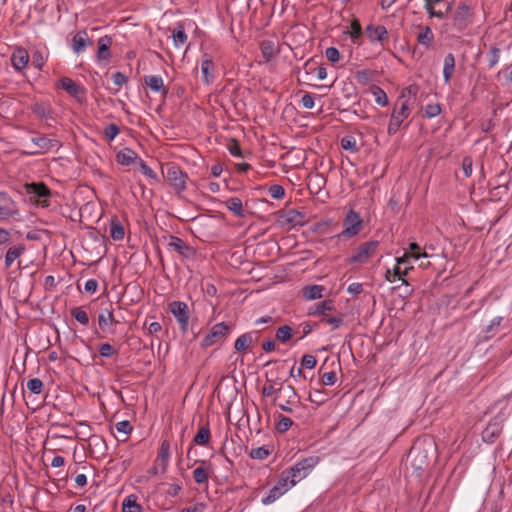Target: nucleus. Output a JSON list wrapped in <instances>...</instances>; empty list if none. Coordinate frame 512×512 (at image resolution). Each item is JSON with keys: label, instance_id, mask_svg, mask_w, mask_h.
<instances>
[{"label": "nucleus", "instance_id": "24", "mask_svg": "<svg viewBox=\"0 0 512 512\" xmlns=\"http://www.w3.org/2000/svg\"><path fill=\"white\" fill-rule=\"evenodd\" d=\"M211 472V467L205 461H201V465L193 471V479L197 484H205L208 482Z\"/></svg>", "mask_w": 512, "mask_h": 512}, {"label": "nucleus", "instance_id": "20", "mask_svg": "<svg viewBox=\"0 0 512 512\" xmlns=\"http://www.w3.org/2000/svg\"><path fill=\"white\" fill-rule=\"evenodd\" d=\"M215 64L213 62L212 57L204 53L201 60V72L203 76V81L206 84H210L214 78Z\"/></svg>", "mask_w": 512, "mask_h": 512}, {"label": "nucleus", "instance_id": "48", "mask_svg": "<svg viewBox=\"0 0 512 512\" xmlns=\"http://www.w3.org/2000/svg\"><path fill=\"white\" fill-rule=\"evenodd\" d=\"M341 147L344 150H349L353 153L358 151V147L356 145V140L352 136H345L341 139Z\"/></svg>", "mask_w": 512, "mask_h": 512}, {"label": "nucleus", "instance_id": "58", "mask_svg": "<svg viewBox=\"0 0 512 512\" xmlns=\"http://www.w3.org/2000/svg\"><path fill=\"white\" fill-rule=\"evenodd\" d=\"M473 170V161L471 157H464L462 160V172L465 178H468L472 175Z\"/></svg>", "mask_w": 512, "mask_h": 512}, {"label": "nucleus", "instance_id": "9", "mask_svg": "<svg viewBox=\"0 0 512 512\" xmlns=\"http://www.w3.org/2000/svg\"><path fill=\"white\" fill-rule=\"evenodd\" d=\"M413 269L409 262V255L404 254L402 257L397 258V263L392 270L388 269L385 273V279L389 282H394L396 279L402 281L403 284L408 285L405 276Z\"/></svg>", "mask_w": 512, "mask_h": 512}, {"label": "nucleus", "instance_id": "53", "mask_svg": "<svg viewBox=\"0 0 512 512\" xmlns=\"http://www.w3.org/2000/svg\"><path fill=\"white\" fill-rule=\"evenodd\" d=\"M46 62V56L42 51H35L32 56V64L35 68L41 70Z\"/></svg>", "mask_w": 512, "mask_h": 512}, {"label": "nucleus", "instance_id": "6", "mask_svg": "<svg viewBox=\"0 0 512 512\" xmlns=\"http://www.w3.org/2000/svg\"><path fill=\"white\" fill-rule=\"evenodd\" d=\"M316 464L317 458L309 457L302 459L301 461L297 462L294 466L283 472L288 476L290 482L296 485L311 472V470L314 468Z\"/></svg>", "mask_w": 512, "mask_h": 512}, {"label": "nucleus", "instance_id": "34", "mask_svg": "<svg viewBox=\"0 0 512 512\" xmlns=\"http://www.w3.org/2000/svg\"><path fill=\"white\" fill-rule=\"evenodd\" d=\"M122 512H142V507L137 503V496L131 494L122 503Z\"/></svg>", "mask_w": 512, "mask_h": 512}, {"label": "nucleus", "instance_id": "5", "mask_svg": "<svg viewBox=\"0 0 512 512\" xmlns=\"http://www.w3.org/2000/svg\"><path fill=\"white\" fill-rule=\"evenodd\" d=\"M379 242L375 240L367 241L356 247L352 255L347 259L350 264L363 265L366 264L377 251Z\"/></svg>", "mask_w": 512, "mask_h": 512}, {"label": "nucleus", "instance_id": "36", "mask_svg": "<svg viewBox=\"0 0 512 512\" xmlns=\"http://www.w3.org/2000/svg\"><path fill=\"white\" fill-rule=\"evenodd\" d=\"M253 343L252 333H245L238 337L234 343V348L238 352L246 351L249 346Z\"/></svg>", "mask_w": 512, "mask_h": 512}, {"label": "nucleus", "instance_id": "62", "mask_svg": "<svg viewBox=\"0 0 512 512\" xmlns=\"http://www.w3.org/2000/svg\"><path fill=\"white\" fill-rule=\"evenodd\" d=\"M99 353L102 357H106V358H109L111 357L112 355L116 354L117 351L115 350V348L110 345L109 343H103L100 345L99 347Z\"/></svg>", "mask_w": 512, "mask_h": 512}, {"label": "nucleus", "instance_id": "44", "mask_svg": "<svg viewBox=\"0 0 512 512\" xmlns=\"http://www.w3.org/2000/svg\"><path fill=\"white\" fill-rule=\"evenodd\" d=\"M283 495V492L278 488L276 485L270 489L268 495L262 499V503L264 505H269L273 502H275L277 499H279Z\"/></svg>", "mask_w": 512, "mask_h": 512}, {"label": "nucleus", "instance_id": "8", "mask_svg": "<svg viewBox=\"0 0 512 512\" xmlns=\"http://www.w3.org/2000/svg\"><path fill=\"white\" fill-rule=\"evenodd\" d=\"M363 228V221L360 215L354 211L349 210L343 220V230L338 237L346 239L356 236Z\"/></svg>", "mask_w": 512, "mask_h": 512}, {"label": "nucleus", "instance_id": "18", "mask_svg": "<svg viewBox=\"0 0 512 512\" xmlns=\"http://www.w3.org/2000/svg\"><path fill=\"white\" fill-rule=\"evenodd\" d=\"M168 247L178 252L181 256L185 258H189L194 255L193 248L187 245L181 238L176 236H170Z\"/></svg>", "mask_w": 512, "mask_h": 512}, {"label": "nucleus", "instance_id": "22", "mask_svg": "<svg viewBox=\"0 0 512 512\" xmlns=\"http://www.w3.org/2000/svg\"><path fill=\"white\" fill-rule=\"evenodd\" d=\"M144 82L154 92H160L165 97L168 93L164 85L162 77L156 75H147L144 77Z\"/></svg>", "mask_w": 512, "mask_h": 512}, {"label": "nucleus", "instance_id": "42", "mask_svg": "<svg viewBox=\"0 0 512 512\" xmlns=\"http://www.w3.org/2000/svg\"><path fill=\"white\" fill-rule=\"evenodd\" d=\"M71 315L83 326H87L89 324V316L80 307H74L71 309Z\"/></svg>", "mask_w": 512, "mask_h": 512}, {"label": "nucleus", "instance_id": "63", "mask_svg": "<svg viewBox=\"0 0 512 512\" xmlns=\"http://www.w3.org/2000/svg\"><path fill=\"white\" fill-rule=\"evenodd\" d=\"M325 56L332 63H336L340 60V53L335 47L327 48L325 51Z\"/></svg>", "mask_w": 512, "mask_h": 512}, {"label": "nucleus", "instance_id": "56", "mask_svg": "<svg viewBox=\"0 0 512 512\" xmlns=\"http://www.w3.org/2000/svg\"><path fill=\"white\" fill-rule=\"evenodd\" d=\"M268 192L274 199H282L285 195V189L278 184L270 186Z\"/></svg>", "mask_w": 512, "mask_h": 512}, {"label": "nucleus", "instance_id": "41", "mask_svg": "<svg viewBox=\"0 0 512 512\" xmlns=\"http://www.w3.org/2000/svg\"><path fill=\"white\" fill-rule=\"evenodd\" d=\"M292 425H293V421L289 417H286V416H283L280 414L278 416V420L275 424V428L278 432L285 433L286 431H288L290 429V427Z\"/></svg>", "mask_w": 512, "mask_h": 512}, {"label": "nucleus", "instance_id": "10", "mask_svg": "<svg viewBox=\"0 0 512 512\" xmlns=\"http://www.w3.org/2000/svg\"><path fill=\"white\" fill-rule=\"evenodd\" d=\"M25 188L31 202H34L41 207L49 206L51 192L44 183L26 184Z\"/></svg>", "mask_w": 512, "mask_h": 512}, {"label": "nucleus", "instance_id": "3", "mask_svg": "<svg viewBox=\"0 0 512 512\" xmlns=\"http://www.w3.org/2000/svg\"><path fill=\"white\" fill-rule=\"evenodd\" d=\"M501 410L498 415H496L487 425L482 433L483 440L489 443H493L502 433L503 422L506 420L508 416L507 406L508 400H499L495 403V405H501Z\"/></svg>", "mask_w": 512, "mask_h": 512}, {"label": "nucleus", "instance_id": "47", "mask_svg": "<svg viewBox=\"0 0 512 512\" xmlns=\"http://www.w3.org/2000/svg\"><path fill=\"white\" fill-rule=\"evenodd\" d=\"M334 308V303L332 300H325L316 304V314L322 315L323 317L327 316L326 312L331 311Z\"/></svg>", "mask_w": 512, "mask_h": 512}, {"label": "nucleus", "instance_id": "57", "mask_svg": "<svg viewBox=\"0 0 512 512\" xmlns=\"http://www.w3.org/2000/svg\"><path fill=\"white\" fill-rule=\"evenodd\" d=\"M321 322L329 324L333 327V329H336L342 324L343 318L341 315H339V316H328L327 315L322 318Z\"/></svg>", "mask_w": 512, "mask_h": 512}, {"label": "nucleus", "instance_id": "61", "mask_svg": "<svg viewBox=\"0 0 512 512\" xmlns=\"http://www.w3.org/2000/svg\"><path fill=\"white\" fill-rule=\"evenodd\" d=\"M487 57H488L489 67H491V68L494 67L499 61L500 49L497 47H492L490 49Z\"/></svg>", "mask_w": 512, "mask_h": 512}, {"label": "nucleus", "instance_id": "2", "mask_svg": "<svg viewBox=\"0 0 512 512\" xmlns=\"http://www.w3.org/2000/svg\"><path fill=\"white\" fill-rule=\"evenodd\" d=\"M475 13L473 8L466 2L457 5L451 15V22L443 25V31L454 36L456 33L464 32L474 22Z\"/></svg>", "mask_w": 512, "mask_h": 512}, {"label": "nucleus", "instance_id": "14", "mask_svg": "<svg viewBox=\"0 0 512 512\" xmlns=\"http://www.w3.org/2000/svg\"><path fill=\"white\" fill-rule=\"evenodd\" d=\"M19 214L17 203L5 192H0V221Z\"/></svg>", "mask_w": 512, "mask_h": 512}, {"label": "nucleus", "instance_id": "50", "mask_svg": "<svg viewBox=\"0 0 512 512\" xmlns=\"http://www.w3.org/2000/svg\"><path fill=\"white\" fill-rule=\"evenodd\" d=\"M168 464H169V460H164L162 458L156 457V459L154 461L153 468H152V473L153 474L165 473L167 470Z\"/></svg>", "mask_w": 512, "mask_h": 512}, {"label": "nucleus", "instance_id": "11", "mask_svg": "<svg viewBox=\"0 0 512 512\" xmlns=\"http://www.w3.org/2000/svg\"><path fill=\"white\" fill-rule=\"evenodd\" d=\"M278 395L274 398V403H277L278 407L287 413H292L291 404L295 402L297 398V392L291 385H280L278 387Z\"/></svg>", "mask_w": 512, "mask_h": 512}, {"label": "nucleus", "instance_id": "54", "mask_svg": "<svg viewBox=\"0 0 512 512\" xmlns=\"http://www.w3.org/2000/svg\"><path fill=\"white\" fill-rule=\"evenodd\" d=\"M31 111L39 118H46L49 114L48 109L43 103H34L31 106Z\"/></svg>", "mask_w": 512, "mask_h": 512}, {"label": "nucleus", "instance_id": "17", "mask_svg": "<svg viewBox=\"0 0 512 512\" xmlns=\"http://www.w3.org/2000/svg\"><path fill=\"white\" fill-rule=\"evenodd\" d=\"M425 2V9L429 15L430 18H444L445 14L448 13L451 10V5L447 3L444 9L438 8L441 3L444 2V0H424Z\"/></svg>", "mask_w": 512, "mask_h": 512}, {"label": "nucleus", "instance_id": "55", "mask_svg": "<svg viewBox=\"0 0 512 512\" xmlns=\"http://www.w3.org/2000/svg\"><path fill=\"white\" fill-rule=\"evenodd\" d=\"M424 113L428 118L436 117L441 113V106L438 103L428 104L425 107Z\"/></svg>", "mask_w": 512, "mask_h": 512}, {"label": "nucleus", "instance_id": "25", "mask_svg": "<svg viewBox=\"0 0 512 512\" xmlns=\"http://www.w3.org/2000/svg\"><path fill=\"white\" fill-rule=\"evenodd\" d=\"M112 45V38L105 35L98 40V53L99 60H108L110 58V46Z\"/></svg>", "mask_w": 512, "mask_h": 512}, {"label": "nucleus", "instance_id": "30", "mask_svg": "<svg viewBox=\"0 0 512 512\" xmlns=\"http://www.w3.org/2000/svg\"><path fill=\"white\" fill-rule=\"evenodd\" d=\"M25 251V247L23 245H14L8 249L5 255V266L9 268L18 259L23 252Z\"/></svg>", "mask_w": 512, "mask_h": 512}, {"label": "nucleus", "instance_id": "13", "mask_svg": "<svg viewBox=\"0 0 512 512\" xmlns=\"http://www.w3.org/2000/svg\"><path fill=\"white\" fill-rule=\"evenodd\" d=\"M169 310L176 318L180 330L183 333L188 331L189 327V308L185 302L182 301H173L169 304Z\"/></svg>", "mask_w": 512, "mask_h": 512}, {"label": "nucleus", "instance_id": "60", "mask_svg": "<svg viewBox=\"0 0 512 512\" xmlns=\"http://www.w3.org/2000/svg\"><path fill=\"white\" fill-rule=\"evenodd\" d=\"M119 131V127L111 123L104 129V135L109 141H112L119 134Z\"/></svg>", "mask_w": 512, "mask_h": 512}, {"label": "nucleus", "instance_id": "35", "mask_svg": "<svg viewBox=\"0 0 512 512\" xmlns=\"http://www.w3.org/2000/svg\"><path fill=\"white\" fill-rule=\"evenodd\" d=\"M136 154L131 149H123L116 155V160L119 164L129 166L134 163Z\"/></svg>", "mask_w": 512, "mask_h": 512}, {"label": "nucleus", "instance_id": "4", "mask_svg": "<svg viewBox=\"0 0 512 512\" xmlns=\"http://www.w3.org/2000/svg\"><path fill=\"white\" fill-rule=\"evenodd\" d=\"M162 173L165 179L173 187L175 193L181 197L187 187L188 175L174 163H167L163 166Z\"/></svg>", "mask_w": 512, "mask_h": 512}, {"label": "nucleus", "instance_id": "12", "mask_svg": "<svg viewBox=\"0 0 512 512\" xmlns=\"http://www.w3.org/2000/svg\"><path fill=\"white\" fill-rule=\"evenodd\" d=\"M411 465L416 471H423L429 465L428 451L420 443H415L409 453Z\"/></svg>", "mask_w": 512, "mask_h": 512}, {"label": "nucleus", "instance_id": "32", "mask_svg": "<svg viewBox=\"0 0 512 512\" xmlns=\"http://www.w3.org/2000/svg\"><path fill=\"white\" fill-rule=\"evenodd\" d=\"M211 438L210 428L208 423L201 426L193 438V443L196 445L206 446Z\"/></svg>", "mask_w": 512, "mask_h": 512}, {"label": "nucleus", "instance_id": "31", "mask_svg": "<svg viewBox=\"0 0 512 512\" xmlns=\"http://www.w3.org/2000/svg\"><path fill=\"white\" fill-rule=\"evenodd\" d=\"M261 55L265 62L271 61L277 54L273 41L264 40L260 43Z\"/></svg>", "mask_w": 512, "mask_h": 512}, {"label": "nucleus", "instance_id": "27", "mask_svg": "<svg viewBox=\"0 0 512 512\" xmlns=\"http://www.w3.org/2000/svg\"><path fill=\"white\" fill-rule=\"evenodd\" d=\"M226 208L235 216L243 218L245 216L242 200L238 197H231L225 201Z\"/></svg>", "mask_w": 512, "mask_h": 512}, {"label": "nucleus", "instance_id": "51", "mask_svg": "<svg viewBox=\"0 0 512 512\" xmlns=\"http://www.w3.org/2000/svg\"><path fill=\"white\" fill-rule=\"evenodd\" d=\"M409 252H406L405 254L409 255L410 258H414L415 260H418L420 257H427L426 252H421V248L417 243H411L409 245Z\"/></svg>", "mask_w": 512, "mask_h": 512}, {"label": "nucleus", "instance_id": "49", "mask_svg": "<svg viewBox=\"0 0 512 512\" xmlns=\"http://www.w3.org/2000/svg\"><path fill=\"white\" fill-rule=\"evenodd\" d=\"M276 486L278 488H280V490L284 494V493H286L288 490H290L295 485L292 484L290 482V479L288 478V476L284 472H282L278 482L276 483Z\"/></svg>", "mask_w": 512, "mask_h": 512}, {"label": "nucleus", "instance_id": "33", "mask_svg": "<svg viewBox=\"0 0 512 512\" xmlns=\"http://www.w3.org/2000/svg\"><path fill=\"white\" fill-rule=\"evenodd\" d=\"M325 287L322 285H310L303 288V295L307 300L320 299Z\"/></svg>", "mask_w": 512, "mask_h": 512}, {"label": "nucleus", "instance_id": "21", "mask_svg": "<svg viewBox=\"0 0 512 512\" xmlns=\"http://www.w3.org/2000/svg\"><path fill=\"white\" fill-rule=\"evenodd\" d=\"M365 32L371 42H384L388 40V31L383 25L374 26L370 24L366 26Z\"/></svg>", "mask_w": 512, "mask_h": 512}, {"label": "nucleus", "instance_id": "59", "mask_svg": "<svg viewBox=\"0 0 512 512\" xmlns=\"http://www.w3.org/2000/svg\"><path fill=\"white\" fill-rule=\"evenodd\" d=\"M157 457L158 458H162L164 460H169L170 458V444L167 440H163L161 445H160V448H159V451H158V454H157Z\"/></svg>", "mask_w": 512, "mask_h": 512}, {"label": "nucleus", "instance_id": "38", "mask_svg": "<svg viewBox=\"0 0 512 512\" xmlns=\"http://www.w3.org/2000/svg\"><path fill=\"white\" fill-rule=\"evenodd\" d=\"M125 230L118 220H112L110 224V236L115 241H120L124 238Z\"/></svg>", "mask_w": 512, "mask_h": 512}, {"label": "nucleus", "instance_id": "64", "mask_svg": "<svg viewBox=\"0 0 512 512\" xmlns=\"http://www.w3.org/2000/svg\"><path fill=\"white\" fill-rule=\"evenodd\" d=\"M317 364L316 357L310 354H306L301 359V365L307 369H313Z\"/></svg>", "mask_w": 512, "mask_h": 512}, {"label": "nucleus", "instance_id": "15", "mask_svg": "<svg viewBox=\"0 0 512 512\" xmlns=\"http://www.w3.org/2000/svg\"><path fill=\"white\" fill-rule=\"evenodd\" d=\"M278 222L281 226H297L304 224V214L298 210L290 209L278 212Z\"/></svg>", "mask_w": 512, "mask_h": 512}, {"label": "nucleus", "instance_id": "43", "mask_svg": "<svg viewBox=\"0 0 512 512\" xmlns=\"http://www.w3.org/2000/svg\"><path fill=\"white\" fill-rule=\"evenodd\" d=\"M98 322L101 329H104L105 326L109 324H118L119 322L115 320L113 312L112 311H106V314L101 313L98 316Z\"/></svg>", "mask_w": 512, "mask_h": 512}, {"label": "nucleus", "instance_id": "7", "mask_svg": "<svg viewBox=\"0 0 512 512\" xmlns=\"http://www.w3.org/2000/svg\"><path fill=\"white\" fill-rule=\"evenodd\" d=\"M232 325L221 322L217 323L209 330V332L203 337L201 341L202 348H208L216 343L223 341L231 331Z\"/></svg>", "mask_w": 512, "mask_h": 512}, {"label": "nucleus", "instance_id": "1", "mask_svg": "<svg viewBox=\"0 0 512 512\" xmlns=\"http://www.w3.org/2000/svg\"><path fill=\"white\" fill-rule=\"evenodd\" d=\"M416 92V86H409L402 92L390 118L387 130L389 135L396 134L403 121L409 116L411 105L415 101Z\"/></svg>", "mask_w": 512, "mask_h": 512}, {"label": "nucleus", "instance_id": "37", "mask_svg": "<svg viewBox=\"0 0 512 512\" xmlns=\"http://www.w3.org/2000/svg\"><path fill=\"white\" fill-rule=\"evenodd\" d=\"M172 37L176 47H180L187 42L188 36L184 30L183 25H177V27L173 30Z\"/></svg>", "mask_w": 512, "mask_h": 512}, {"label": "nucleus", "instance_id": "23", "mask_svg": "<svg viewBox=\"0 0 512 512\" xmlns=\"http://www.w3.org/2000/svg\"><path fill=\"white\" fill-rule=\"evenodd\" d=\"M60 86L64 89L69 95L73 97H78L80 94H84V89L74 80L68 77H63L60 80Z\"/></svg>", "mask_w": 512, "mask_h": 512}, {"label": "nucleus", "instance_id": "29", "mask_svg": "<svg viewBox=\"0 0 512 512\" xmlns=\"http://www.w3.org/2000/svg\"><path fill=\"white\" fill-rule=\"evenodd\" d=\"M455 70V57L452 53H448L444 58L443 77L445 83H449Z\"/></svg>", "mask_w": 512, "mask_h": 512}, {"label": "nucleus", "instance_id": "28", "mask_svg": "<svg viewBox=\"0 0 512 512\" xmlns=\"http://www.w3.org/2000/svg\"><path fill=\"white\" fill-rule=\"evenodd\" d=\"M88 44H91V41L85 31H80L73 37L72 48L75 53L83 51Z\"/></svg>", "mask_w": 512, "mask_h": 512}, {"label": "nucleus", "instance_id": "46", "mask_svg": "<svg viewBox=\"0 0 512 512\" xmlns=\"http://www.w3.org/2000/svg\"><path fill=\"white\" fill-rule=\"evenodd\" d=\"M350 28L351 31L348 33L353 41H356L358 38L362 36V27L358 19H353L351 21Z\"/></svg>", "mask_w": 512, "mask_h": 512}, {"label": "nucleus", "instance_id": "52", "mask_svg": "<svg viewBox=\"0 0 512 512\" xmlns=\"http://www.w3.org/2000/svg\"><path fill=\"white\" fill-rule=\"evenodd\" d=\"M270 452L266 447H258L251 449L249 455L253 459L264 460L269 456Z\"/></svg>", "mask_w": 512, "mask_h": 512}, {"label": "nucleus", "instance_id": "40", "mask_svg": "<svg viewBox=\"0 0 512 512\" xmlns=\"http://www.w3.org/2000/svg\"><path fill=\"white\" fill-rule=\"evenodd\" d=\"M293 336V329L288 325L279 327L276 331V339L282 343L287 342Z\"/></svg>", "mask_w": 512, "mask_h": 512}, {"label": "nucleus", "instance_id": "19", "mask_svg": "<svg viewBox=\"0 0 512 512\" xmlns=\"http://www.w3.org/2000/svg\"><path fill=\"white\" fill-rule=\"evenodd\" d=\"M29 62V54L25 48H16L11 56V64L17 71L23 70Z\"/></svg>", "mask_w": 512, "mask_h": 512}, {"label": "nucleus", "instance_id": "39", "mask_svg": "<svg viewBox=\"0 0 512 512\" xmlns=\"http://www.w3.org/2000/svg\"><path fill=\"white\" fill-rule=\"evenodd\" d=\"M311 403L316 404L317 406L323 405L328 401V395L324 390H314L309 393L308 397Z\"/></svg>", "mask_w": 512, "mask_h": 512}, {"label": "nucleus", "instance_id": "16", "mask_svg": "<svg viewBox=\"0 0 512 512\" xmlns=\"http://www.w3.org/2000/svg\"><path fill=\"white\" fill-rule=\"evenodd\" d=\"M416 28L418 30L416 36L418 44L424 47L426 50L433 49L435 43V35L431 27L428 25H418Z\"/></svg>", "mask_w": 512, "mask_h": 512}, {"label": "nucleus", "instance_id": "45", "mask_svg": "<svg viewBox=\"0 0 512 512\" xmlns=\"http://www.w3.org/2000/svg\"><path fill=\"white\" fill-rule=\"evenodd\" d=\"M44 384L41 379L33 378L27 382V389L36 395H39L43 391Z\"/></svg>", "mask_w": 512, "mask_h": 512}, {"label": "nucleus", "instance_id": "26", "mask_svg": "<svg viewBox=\"0 0 512 512\" xmlns=\"http://www.w3.org/2000/svg\"><path fill=\"white\" fill-rule=\"evenodd\" d=\"M33 143L42 151H49L59 147V141L46 136L32 138Z\"/></svg>", "mask_w": 512, "mask_h": 512}]
</instances>
